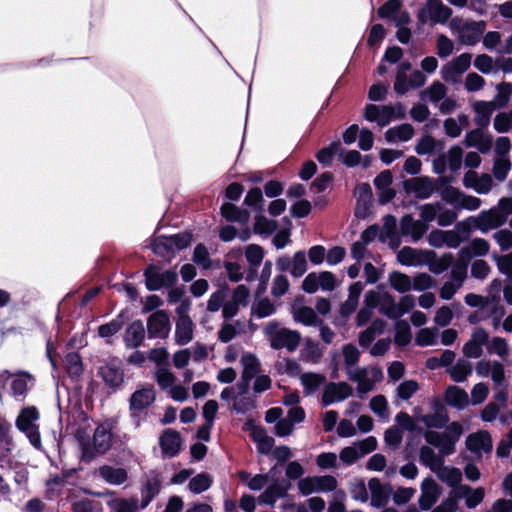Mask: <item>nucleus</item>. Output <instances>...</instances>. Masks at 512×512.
Returning a JSON list of instances; mask_svg holds the SVG:
<instances>
[{"label": "nucleus", "mask_w": 512, "mask_h": 512, "mask_svg": "<svg viewBox=\"0 0 512 512\" xmlns=\"http://www.w3.org/2000/svg\"><path fill=\"white\" fill-rule=\"evenodd\" d=\"M115 424L112 420H105L97 425L92 438L85 430L79 428L75 433V438L81 449V459L85 462H91L99 455L106 454L113 445Z\"/></svg>", "instance_id": "1"}, {"label": "nucleus", "mask_w": 512, "mask_h": 512, "mask_svg": "<svg viewBox=\"0 0 512 512\" xmlns=\"http://www.w3.org/2000/svg\"><path fill=\"white\" fill-rule=\"evenodd\" d=\"M512 215V198L502 197L497 205L487 210H482L477 216H471L468 219L472 230H478L487 234L503 226L508 217Z\"/></svg>", "instance_id": "2"}, {"label": "nucleus", "mask_w": 512, "mask_h": 512, "mask_svg": "<svg viewBox=\"0 0 512 512\" xmlns=\"http://www.w3.org/2000/svg\"><path fill=\"white\" fill-rule=\"evenodd\" d=\"M264 332L270 341L273 349H286L289 352L295 351L301 341V335L295 330L280 327L277 322H269Z\"/></svg>", "instance_id": "3"}, {"label": "nucleus", "mask_w": 512, "mask_h": 512, "mask_svg": "<svg viewBox=\"0 0 512 512\" xmlns=\"http://www.w3.org/2000/svg\"><path fill=\"white\" fill-rule=\"evenodd\" d=\"M450 27L460 43L472 46L479 42L486 25L484 21L468 22L455 18L452 19Z\"/></svg>", "instance_id": "4"}, {"label": "nucleus", "mask_w": 512, "mask_h": 512, "mask_svg": "<svg viewBox=\"0 0 512 512\" xmlns=\"http://www.w3.org/2000/svg\"><path fill=\"white\" fill-rule=\"evenodd\" d=\"M156 393L153 387H142L132 393L129 399V413L136 427H139L146 409L154 403Z\"/></svg>", "instance_id": "5"}, {"label": "nucleus", "mask_w": 512, "mask_h": 512, "mask_svg": "<svg viewBox=\"0 0 512 512\" xmlns=\"http://www.w3.org/2000/svg\"><path fill=\"white\" fill-rule=\"evenodd\" d=\"M39 413L36 407L29 406L21 410L16 420L17 428L26 434L30 443L35 447L41 446V436L36 424Z\"/></svg>", "instance_id": "6"}, {"label": "nucleus", "mask_w": 512, "mask_h": 512, "mask_svg": "<svg viewBox=\"0 0 512 512\" xmlns=\"http://www.w3.org/2000/svg\"><path fill=\"white\" fill-rule=\"evenodd\" d=\"M298 490L303 496L313 493L332 492L337 488V480L334 476H308L298 481Z\"/></svg>", "instance_id": "7"}, {"label": "nucleus", "mask_w": 512, "mask_h": 512, "mask_svg": "<svg viewBox=\"0 0 512 512\" xmlns=\"http://www.w3.org/2000/svg\"><path fill=\"white\" fill-rule=\"evenodd\" d=\"M471 62L472 55L470 53L460 54L441 67V78L449 84L459 83L462 75L470 68Z\"/></svg>", "instance_id": "8"}, {"label": "nucleus", "mask_w": 512, "mask_h": 512, "mask_svg": "<svg viewBox=\"0 0 512 512\" xmlns=\"http://www.w3.org/2000/svg\"><path fill=\"white\" fill-rule=\"evenodd\" d=\"M451 14L452 10L440 0H428L419 10L417 18L421 24H444Z\"/></svg>", "instance_id": "9"}, {"label": "nucleus", "mask_w": 512, "mask_h": 512, "mask_svg": "<svg viewBox=\"0 0 512 512\" xmlns=\"http://www.w3.org/2000/svg\"><path fill=\"white\" fill-rule=\"evenodd\" d=\"M347 377L357 384V390L361 394L370 392L377 381L382 377V372L376 368L357 367L347 371Z\"/></svg>", "instance_id": "10"}, {"label": "nucleus", "mask_w": 512, "mask_h": 512, "mask_svg": "<svg viewBox=\"0 0 512 512\" xmlns=\"http://www.w3.org/2000/svg\"><path fill=\"white\" fill-rule=\"evenodd\" d=\"M467 277V264L457 262L452 266L450 277L444 282L439 291V296L443 300H450L457 291L463 286Z\"/></svg>", "instance_id": "11"}, {"label": "nucleus", "mask_w": 512, "mask_h": 512, "mask_svg": "<svg viewBox=\"0 0 512 512\" xmlns=\"http://www.w3.org/2000/svg\"><path fill=\"white\" fill-rule=\"evenodd\" d=\"M335 288L336 278L330 271L311 272L302 282V289L309 294H313L319 289L322 291H333Z\"/></svg>", "instance_id": "12"}, {"label": "nucleus", "mask_w": 512, "mask_h": 512, "mask_svg": "<svg viewBox=\"0 0 512 512\" xmlns=\"http://www.w3.org/2000/svg\"><path fill=\"white\" fill-rule=\"evenodd\" d=\"M171 330L169 315L164 310L152 313L147 319V332L149 338L165 339Z\"/></svg>", "instance_id": "13"}, {"label": "nucleus", "mask_w": 512, "mask_h": 512, "mask_svg": "<svg viewBox=\"0 0 512 512\" xmlns=\"http://www.w3.org/2000/svg\"><path fill=\"white\" fill-rule=\"evenodd\" d=\"M99 375L111 388H119L124 382V370L120 359L111 358L100 367Z\"/></svg>", "instance_id": "14"}, {"label": "nucleus", "mask_w": 512, "mask_h": 512, "mask_svg": "<svg viewBox=\"0 0 512 512\" xmlns=\"http://www.w3.org/2000/svg\"><path fill=\"white\" fill-rule=\"evenodd\" d=\"M404 190L406 193L424 200L434 193L435 185L433 179L427 176L413 177L404 182Z\"/></svg>", "instance_id": "15"}, {"label": "nucleus", "mask_w": 512, "mask_h": 512, "mask_svg": "<svg viewBox=\"0 0 512 512\" xmlns=\"http://www.w3.org/2000/svg\"><path fill=\"white\" fill-rule=\"evenodd\" d=\"M353 389L346 382H330L325 385L322 395V404L329 406L341 402L352 395Z\"/></svg>", "instance_id": "16"}, {"label": "nucleus", "mask_w": 512, "mask_h": 512, "mask_svg": "<svg viewBox=\"0 0 512 512\" xmlns=\"http://www.w3.org/2000/svg\"><path fill=\"white\" fill-rule=\"evenodd\" d=\"M10 394L15 399L23 400L28 391L34 386L35 380L34 377L28 372H18L15 374H10Z\"/></svg>", "instance_id": "17"}, {"label": "nucleus", "mask_w": 512, "mask_h": 512, "mask_svg": "<svg viewBox=\"0 0 512 512\" xmlns=\"http://www.w3.org/2000/svg\"><path fill=\"white\" fill-rule=\"evenodd\" d=\"M191 237L188 234H175L171 236L158 237L154 250L162 254L163 250L175 252L186 248L190 244Z\"/></svg>", "instance_id": "18"}, {"label": "nucleus", "mask_w": 512, "mask_h": 512, "mask_svg": "<svg viewBox=\"0 0 512 512\" xmlns=\"http://www.w3.org/2000/svg\"><path fill=\"white\" fill-rule=\"evenodd\" d=\"M434 256L430 250H418L411 247H403L397 254V260L404 266H419L429 262Z\"/></svg>", "instance_id": "19"}, {"label": "nucleus", "mask_w": 512, "mask_h": 512, "mask_svg": "<svg viewBox=\"0 0 512 512\" xmlns=\"http://www.w3.org/2000/svg\"><path fill=\"white\" fill-rule=\"evenodd\" d=\"M472 231L468 219L458 222L454 229L444 230V246L455 249L466 240Z\"/></svg>", "instance_id": "20"}, {"label": "nucleus", "mask_w": 512, "mask_h": 512, "mask_svg": "<svg viewBox=\"0 0 512 512\" xmlns=\"http://www.w3.org/2000/svg\"><path fill=\"white\" fill-rule=\"evenodd\" d=\"M146 287L150 291H156L162 287H170L177 281V274L167 270L162 273L154 270H147L145 273Z\"/></svg>", "instance_id": "21"}, {"label": "nucleus", "mask_w": 512, "mask_h": 512, "mask_svg": "<svg viewBox=\"0 0 512 512\" xmlns=\"http://www.w3.org/2000/svg\"><path fill=\"white\" fill-rule=\"evenodd\" d=\"M246 427L251 432V437L256 443L258 452L268 455L274 446V439L266 433L263 427L255 425L252 420L247 421Z\"/></svg>", "instance_id": "22"}, {"label": "nucleus", "mask_w": 512, "mask_h": 512, "mask_svg": "<svg viewBox=\"0 0 512 512\" xmlns=\"http://www.w3.org/2000/svg\"><path fill=\"white\" fill-rule=\"evenodd\" d=\"M441 494L440 486L430 477L423 480L421 484V496L419 505L422 510H429L438 500Z\"/></svg>", "instance_id": "23"}, {"label": "nucleus", "mask_w": 512, "mask_h": 512, "mask_svg": "<svg viewBox=\"0 0 512 512\" xmlns=\"http://www.w3.org/2000/svg\"><path fill=\"white\" fill-rule=\"evenodd\" d=\"M428 230V225L421 220H415L412 215L406 214L400 221L402 236H410L413 242L419 241Z\"/></svg>", "instance_id": "24"}, {"label": "nucleus", "mask_w": 512, "mask_h": 512, "mask_svg": "<svg viewBox=\"0 0 512 512\" xmlns=\"http://www.w3.org/2000/svg\"><path fill=\"white\" fill-rule=\"evenodd\" d=\"M463 184L478 194H488L492 189L493 179L489 174L478 175L474 171H468L464 175Z\"/></svg>", "instance_id": "25"}, {"label": "nucleus", "mask_w": 512, "mask_h": 512, "mask_svg": "<svg viewBox=\"0 0 512 512\" xmlns=\"http://www.w3.org/2000/svg\"><path fill=\"white\" fill-rule=\"evenodd\" d=\"M243 371H242V379L239 382L238 386L240 389H247L250 381L256 377L260 370V362L258 358L251 353H244L241 356L240 360Z\"/></svg>", "instance_id": "26"}, {"label": "nucleus", "mask_w": 512, "mask_h": 512, "mask_svg": "<svg viewBox=\"0 0 512 512\" xmlns=\"http://www.w3.org/2000/svg\"><path fill=\"white\" fill-rule=\"evenodd\" d=\"M466 447L471 452L480 455L492 450V438L488 431L480 430L470 434L466 439Z\"/></svg>", "instance_id": "27"}, {"label": "nucleus", "mask_w": 512, "mask_h": 512, "mask_svg": "<svg viewBox=\"0 0 512 512\" xmlns=\"http://www.w3.org/2000/svg\"><path fill=\"white\" fill-rule=\"evenodd\" d=\"M393 181L392 173L389 170L382 171L374 179V185L378 191L379 202L386 204L395 197V191L391 188Z\"/></svg>", "instance_id": "28"}, {"label": "nucleus", "mask_w": 512, "mask_h": 512, "mask_svg": "<svg viewBox=\"0 0 512 512\" xmlns=\"http://www.w3.org/2000/svg\"><path fill=\"white\" fill-rule=\"evenodd\" d=\"M424 438L429 445L439 450V454L442 457L449 456L455 452L456 443L443 433L428 430L425 432Z\"/></svg>", "instance_id": "29"}, {"label": "nucleus", "mask_w": 512, "mask_h": 512, "mask_svg": "<svg viewBox=\"0 0 512 512\" xmlns=\"http://www.w3.org/2000/svg\"><path fill=\"white\" fill-rule=\"evenodd\" d=\"M368 487L371 492L370 504L376 508L384 507L389 501L391 488L383 485L377 478L370 479Z\"/></svg>", "instance_id": "30"}, {"label": "nucleus", "mask_w": 512, "mask_h": 512, "mask_svg": "<svg viewBox=\"0 0 512 512\" xmlns=\"http://www.w3.org/2000/svg\"><path fill=\"white\" fill-rule=\"evenodd\" d=\"M455 499L464 498L465 504L472 509L478 506L484 499V489L481 487L472 488L468 485H460L454 492Z\"/></svg>", "instance_id": "31"}, {"label": "nucleus", "mask_w": 512, "mask_h": 512, "mask_svg": "<svg viewBox=\"0 0 512 512\" xmlns=\"http://www.w3.org/2000/svg\"><path fill=\"white\" fill-rule=\"evenodd\" d=\"M288 489L289 485H285L282 482H274L259 495L258 503L273 507L278 499L286 497Z\"/></svg>", "instance_id": "32"}, {"label": "nucleus", "mask_w": 512, "mask_h": 512, "mask_svg": "<svg viewBox=\"0 0 512 512\" xmlns=\"http://www.w3.org/2000/svg\"><path fill=\"white\" fill-rule=\"evenodd\" d=\"M160 447L165 457H174L180 451V434L172 429H167L160 437Z\"/></svg>", "instance_id": "33"}, {"label": "nucleus", "mask_w": 512, "mask_h": 512, "mask_svg": "<svg viewBox=\"0 0 512 512\" xmlns=\"http://www.w3.org/2000/svg\"><path fill=\"white\" fill-rule=\"evenodd\" d=\"M194 324L190 316L178 318L175 325V343L186 345L193 339Z\"/></svg>", "instance_id": "34"}, {"label": "nucleus", "mask_w": 512, "mask_h": 512, "mask_svg": "<svg viewBox=\"0 0 512 512\" xmlns=\"http://www.w3.org/2000/svg\"><path fill=\"white\" fill-rule=\"evenodd\" d=\"M464 143L467 147H474L481 153H486L492 146V138L481 129H474L466 134Z\"/></svg>", "instance_id": "35"}, {"label": "nucleus", "mask_w": 512, "mask_h": 512, "mask_svg": "<svg viewBox=\"0 0 512 512\" xmlns=\"http://www.w3.org/2000/svg\"><path fill=\"white\" fill-rule=\"evenodd\" d=\"M364 285L362 282L357 281L350 285L349 287V295L346 301L340 307V314L343 317H349L352 315L359 303V297L363 291Z\"/></svg>", "instance_id": "36"}, {"label": "nucleus", "mask_w": 512, "mask_h": 512, "mask_svg": "<svg viewBox=\"0 0 512 512\" xmlns=\"http://www.w3.org/2000/svg\"><path fill=\"white\" fill-rule=\"evenodd\" d=\"M145 339V329L142 321L132 322L126 329L124 342L129 348L139 347Z\"/></svg>", "instance_id": "37"}, {"label": "nucleus", "mask_w": 512, "mask_h": 512, "mask_svg": "<svg viewBox=\"0 0 512 512\" xmlns=\"http://www.w3.org/2000/svg\"><path fill=\"white\" fill-rule=\"evenodd\" d=\"M494 102L477 101L473 104L475 112L474 122L479 128H484L489 125L491 115L495 110Z\"/></svg>", "instance_id": "38"}, {"label": "nucleus", "mask_w": 512, "mask_h": 512, "mask_svg": "<svg viewBox=\"0 0 512 512\" xmlns=\"http://www.w3.org/2000/svg\"><path fill=\"white\" fill-rule=\"evenodd\" d=\"M99 476L108 484L121 485L127 478V471L123 468L103 465L98 469Z\"/></svg>", "instance_id": "39"}, {"label": "nucleus", "mask_w": 512, "mask_h": 512, "mask_svg": "<svg viewBox=\"0 0 512 512\" xmlns=\"http://www.w3.org/2000/svg\"><path fill=\"white\" fill-rule=\"evenodd\" d=\"M445 399L450 406H453L458 410L465 409L470 403L468 393L454 385L447 388Z\"/></svg>", "instance_id": "40"}, {"label": "nucleus", "mask_w": 512, "mask_h": 512, "mask_svg": "<svg viewBox=\"0 0 512 512\" xmlns=\"http://www.w3.org/2000/svg\"><path fill=\"white\" fill-rule=\"evenodd\" d=\"M323 356V349L320 344L312 339H306L300 351L302 361L317 364Z\"/></svg>", "instance_id": "41"}, {"label": "nucleus", "mask_w": 512, "mask_h": 512, "mask_svg": "<svg viewBox=\"0 0 512 512\" xmlns=\"http://www.w3.org/2000/svg\"><path fill=\"white\" fill-rule=\"evenodd\" d=\"M490 244L486 239L474 238L470 243L460 250L462 257H482L489 253Z\"/></svg>", "instance_id": "42"}, {"label": "nucleus", "mask_w": 512, "mask_h": 512, "mask_svg": "<svg viewBox=\"0 0 512 512\" xmlns=\"http://www.w3.org/2000/svg\"><path fill=\"white\" fill-rule=\"evenodd\" d=\"M472 371L473 364L464 358L458 359L454 365L447 368L451 379L458 383L464 382L472 374Z\"/></svg>", "instance_id": "43"}, {"label": "nucleus", "mask_w": 512, "mask_h": 512, "mask_svg": "<svg viewBox=\"0 0 512 512\" xmlns=\"http://www.w3.org/2000/svg\"><path fill=\"white\" fill-rule=\"evenodd\" d=\"M436 476L449 487H459L462 480V472L460 469L445 466L444 463L434 472Z\"/></svg>", "instance_id": "44"}, {"label": "nucleus", "mask_w": 512, "mask_h": 512, "mask_svg": "<svg viewBox=\"0 0 512 512\" xmlns=\"http://www.w3.org/2000/svg\"><path fill=\"white\" fill-rule=\"evenodd\" d=\"M301 385L306 396L314 394L326 382V377L320 373L305 372L300 376Z\"/></svg>", "instance_id": "45"}, {"label": "nucleus", "mask_w": 512, "mask_h": 512, "mask_svg": "<svg viewBox=\"0 0 512 512\" xmlns=\"http://www.w3.org/2000/svg\"><path fill=\"white\" fill-rule=\"evenodd\" d=\"M419 461L433 473L444 463L443 457L437 454L430 446L426 445L420 448Z\"/></svg>", "instance_id": "46"}, {"label": "nucleus", "mask_w": 512, "mask_h": 512, "mask_svg": "<svg viewBox=\"0 0 512 512\" xmlns=\"http://www.w3.org/2000/svg\"><path fill=\"white\" fill-rule=\"evenodd\" d=\"M414 135V129L412 125L404 123L392 128H389L385 132V139L389 143H395L398 141L406 142L409 141Z\"/></svg>", "instance_id": "47"}, {"label": "nucleus", "mask_w": 512, "mask_h": 512, "mask_svg": "<svg viewBox=\"0 0 512 512\" xmlns=\"http://www.w3.org/2000/svg\"><path fill=\"white\" fill-rule=\"evenodd\" d=\"M385 328V322L381 319L374 320L369 327L359 335V344L363 348L369 347L377 336L381 335Z\"/></svg>", "instance_id": "48"}, {"label": "nucleus", "mask_w": 512, "mask_h": 512, "mask_svg": "<svg viewBox=\"0 0 512 512\" xmlns=\"http://www.w3.org/2000/svg\"><path fill=\"white\" fill-rule=\"evenodd\" d=\"M107 506L111 512H137V498H111L107 501Z\"/></svg>", "instance_id": "49"}, {"label": "nucleus", "mask_w": 512, "mask_h": 512, "mask_svg": "<svg viewBox=\"0 0 512 512\" xmlns=\"http://www.w3.org/2000/svg\"><path fill=\"white\" fill-rule=\"evenodd\" d=\"M427 428H443L449 421L448 415L444 409H438L432 414L420 416L418 418Z\"/></svg>", "instance_id": "50"}, {"label": "nucleus", "mask_w": 512, "mask_h": 512, "mask_svg": "<svg viewBox=\"0 0 512 512\" xmlns=\"http://www.w3.org/2000/svg\"><path fill=\"white\" fill-rule=\"evenodd\" d=\"M390 286L399 293H406L412 289L411 278L399 271H393L388 276Z\"/></svg>", "instance_id": "51"}, {"label": "nucleus", "mask_w": 512, "mask_h": 512, "mask_svg": "<svg viewBox=\"0 0 512 512\" xmlns=\"http://www.w3.org/2000/svg\"><path fill=\"white\" fill-rule=\"evenodd\" d=\"M294 320L305 326H316L322 321L317 317L314 309L308 306H302L294 311Z\"/></svg>", "instance_id": "52"}, {"label": "nucleus", "mask_w": 512, "mask_h": 512, "mask_svg": "<svg viewBox=\"0 0 512 512\" xmlns=\"http://www.w3.org/2000/svg\"><path fill=\"white\" fill-rule=\"evenodd\" d=\"M221 214L229 221H237L240 223H246L249 220V212L242 210L231 203H224L221 206Z\"/></svg>", "instance_id": "53"}, {"label": "nucleus", "mask_w": 512, "mask_h": 512, "mask_svg": "<svg viewBox=\"0 0 512 512\" xmlns=\"http://www.w3.org/2000/svg\"><path fill=\"white\" fill-rule=\"evenodd\" d=\"M212 482V477L208 473L202 472L190 479L188 488L193 494H200L207 491Z\"/></svg>", "instance_id": "54"}, {"label": "nucleus", "mask_w": 512, "mask_h": 512, "mask_svg": "<svg viewBox=\"0 0 512 512\" xmlns=\"http://www.w3.org/2000/svg\"><path fill=\"white\" fill-rule=\"evenodd\" d=\"M446 93H447L446 86L439 81H435L422 92L421 97L425 101L437 103V102L441 101L442 99H444V97L446 96Z\"/></svg>", "instance_id": "55"}, {"label": "nucleus", "mask_w": 512, "mask_h": 512, "mask_svg": "<svg viewBox=\"0 0 512 512\" xmlns=\"http://www.w3.org/2000/svg\"><path fill=\"white\" fill-rule=\"evenodd\" d=\"M341 143L339 141L332 142L330 145L322 148L316 154L318 162L324 166H330L336 154L340 153Z\"/></svg>", "instance_id": "56"}, {"label": "nucleus", "mask_w": 512, "mask_h": 512, "mask_svg": "<svg viewBox=\"0 0 512 512\" xmlns=\"http://www.w3.org/2000/svg\"><path fill=\"white\" fill-rule=\"evenodd\" d=\"M308 270V262L306 259V253L304 251H298L293 255L290 274L295 278L302 277Z\"/></svg>", "instance_id": "57"}, {"label": "nucleus", "mask_w": 512, "mask_h": 512, "mask_svg": "<svg viewBox=\"0 0 512 512\" xmlns=\"http://www.w3.org/2000/svg\"><path fill=\"white\" fill-rule=\"evenodd\" d=\"M437 338V328H422L417 332L415 342L421 347L433 346L437 344Z\"/></svg>", "instance_id": "58"}, {"label": "nucleus", "mask_w": 512, "mask_h": 512, "mask_svg": "<svg viewBox=\"0 0 512 512\" xmlns=\"http://www.w3.org/2000/svg\"><path fill=\"white\" fill-rule=\"evenodd\" d=\"M411 329L407 321L400 320L395 324V343L399 346H406L411 342Z\"/></svg>", "instance_id": "59"}, {"label": "nucleus", "mask_w": 512, "mask_h": 512, "mask_svg": "<svg viewBox=\"0 0 512 512\" xmlns=\"http://www.w3.org/2000/svg\"><path fill=\"white\" fill-rule=\"evenodd\" d=\"M379 310L383 315L391 319H397L401 317V312H398L397 303L395 302L393 296L388 293L383 294Z\"/></svg>", "instance_id": "60"}, {"label": "nucleus", "mask_w": 512, "mask_h": 512, "mask_svg": "<svg viewBox=\"0 0 512 512\" xmlns=\"http://www.w3.org/2000/svg\"><path fill=\"white\" fill-rule=\"evenodd\" d=\"M434 256L430 259L429 262H426L430 266V271L435 274H441L446 271L450 266H453V255L451 253H446L442 255L440 258L436 259Z\"/></svg>", "instance_id": "61"}, {"label": "nucleus", "mask_w": 512, "mask_h": 512, "mask_svg": "<svg viewBox=\"0 0 512 512\" xmlns=\"http://www.w3.org/2000/svg\"><path fill=\"white\" fill-rule=\"evenodd\" d=\"M65 365L68 374L72 377L80 376L83 371L81 357L75 352H70L66 355Z\"/></svg>", "instance_id": "62"}, {"label": "nucleus", "mask_w": 512, "mask_h": 512, "mask_svg": "<svg viewBox=\"0 0 512 512\" xmlns=\"http://www.w3.org/2000/svg\"><path fill=\"white\" fill-rule=\"evenodd\" d=\"M275 312V306L268 298H261L252 306V313L258 318L271 316Z\"/></svg>", "instance_id": "63"}, {"label": "nucleus", "mask_w": 512, "mask_h": 512, "mask_svg": "<svg viewBox=\"0 0 512 512\" xmlns=\"http://www.w3.org/2000/svg\"><path fill=\"white\" fill-rule=\"evenodd\" d=\"M71 506L73 512H95L100 505L97 501L82 497L73 499Z\"/></svg>", "instance_id": "64"}]
</instances>
